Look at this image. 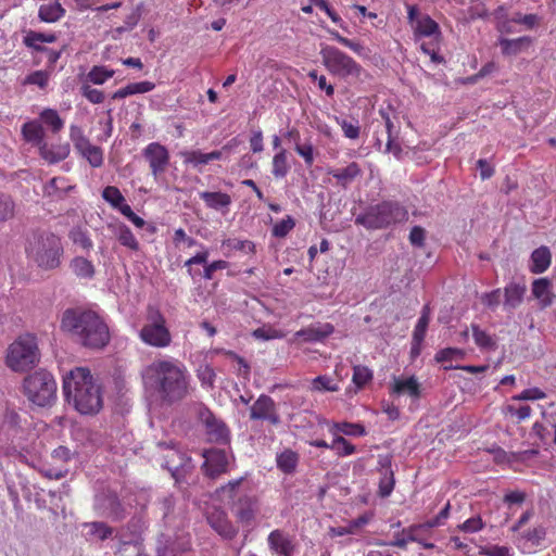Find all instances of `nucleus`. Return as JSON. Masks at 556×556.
Here are the masks:
<instances>
[{
	"instance_id": "c756f323",
	"label": "nucleus",
	"mask_w": 556,
	"mask_h": 556,
	"mask_svg": "<svg viewBox=\"0 0 556 556\" xmlns=\"http://www.w3.org/2000/svg\"><path fill=\"white\" fill-rule=\"evenodd\" d=\"M40 156L50 164L59 163L65 160L70 154V146L67 143L56 147H49L47 142L39 148Z\"/></svg>"
},
{
	"instance_id": "ea45409f",
	"label": "nucleus",
	"mask_w": 556,
	"mask_h": 556,
	"mask_svg": "<svg viewBox=\"0 0 556 556\" xmlns=\"http://www.w3.org/2000/svg\"><path fill=\"white\" fill-rule=\"evenodd\" d=\"M222 248L227 252L226 255H229L231 251H242L244 253H255V244L250 240H239L236 238L225 239L222 242Z\"/></svg>"
},
{
	"instance_id": "5701e85b",
	"label": "nucleus",
	"mask_w": 556,
	"mask_h": 556,
	"mask_svg": "<svg viewBox=\"0 0 556 556\" xmlns=\"http://www.w3.org/2000/svg\"><path fill=\"white\" fill-rule=\"evenodd\" d=\"M551 263L552 253L547 247L542 245L531 253L529 269L533 274H542L548 269Z\"/></svg>"
},
{
	"instance_id": "a211bd4d",
	"label": "nucleus",
	"mask_w": 556,
	"mask_h": 556,
	"mask_svg": "<svg viewBox=\"0 0 556 556\" xmlns=\"http://www.w3.org/2000/svg\"><path fill=\"white\" fill-rule=\"evenodd\" d=\"M202 456L205 459L203 468L206 475L215 477L226 471L228 457L225 451L218 448L205 450Z\"/></svg>"
},
{
	"instance_id": "9d476101",
	"label": "nucleus",
	"mask_w": 556,
	"mask_h": 556,
	"mask_svg": "<svg viewBox=\"0 0 556 556\" xmlns=\"http://www.w3.org/2000/svg\"><path fill=\"white\" fill-rule=\"evenodd\" d=\"M157 446L163 452L161 466L170 472L176 482H179L191 471L193 468L192 460L185 453L165 443H159Z\"/></svg>"
},
{
	"instance_id": "72a5a7b5",
	"label": "nucleus",
	"mask_w": 556,
	"mask_h": 556,
	"mask_svg": "<svg viewBox=\"0 0 556 556\" xmlns=\"http://www.w3.org/2000/svg\"><path fill=\"white\" fill-rule=\"evenodd\" d=\"M73 187L63 177L50 179L43 187V195L51 199H62Z\"/></svg>"
},
{
	"instance_id": "4468645a",
	"label": "nucleus",
	"mask_w": 556,
	"mask_h": 556,
	"mask_svg": "<svg viewBox=\"0 0 556 556\" xmlns=\"http://www.w3.org/2000/svg\"><path fill=\"white\" fill-rule=\"evenodd\" d=\"M142 154L149 163L154 179H157L169 163L168 150L159 142H151L143 149Z\"/></svg>"
},
{
	"instance_id": "473e14b6",
	"label": "nucleus",
	"mask_w": 556,
	"mask_h": 556,
	"mask_svg": "<svg viewBox=\"0 0 556 556\" xmlns=\"http://www.w3.org/2000/svg\"><path fill=\"white\" fill-rule=\"evenodd\" d=\"M38 121L41 123L42 127H47L52 134L60 132L64 127V121L61 118L58 111L53 109H43L39 114Z\"/></svg>"
},
{
	"instance_id": "79ce46f5",
	"label": "nucleus",
	"mask_w": 556,
	"mask_h": 556,
	"mask_svg": "<svg viewBox=\"0 0 556 556\" xmlns=\"http://www.w3.org/2000/svg\"><path fill=\"white\" fill-rule=\"evenodd\" d=\"M271 164V174L274 175V177L285 178L290 169V165L288 164L287 151L285 149H280V151L274 155Z\"/></svg>"
},
{
	"instance_id": "2f4dec72",
	"label": "nucleus",
	"mask_w": 556,
	"mask_h": 556,
	"mask_svg": "<svg viewBox=\"0 0 556 556\" xmlns=\"http://www.w3.org/2000/svg\"><path fill=\"white\" fill-rule=\"evenodd\" d=\"M299 464V454L290 448L282 451L276 457L277 468L286 475L295 472Z\"/></svg>"
},
{
	"instance_id": "393cba45",
	"label": "nucleus",
	"mask_w": 556,
	"mask_h": 556,
	"mask_svg": "<svg viewBox=\"0 0 556 556\" xmlns=\"http://www.w3.org/2000/svg\"><path fill=\"white\" fill-rule=\"evenodd\" d=\"M532 295L539 301L542 307L553 303L552 282L547 278H539L532 282Z\"/></svg>"
},
{
	"instance_id": "49530a36",
	"label": "nucleus",
	"mask_w": 556,
	"mask_h": 556,
	"mask_svg": "<svg viewBox=\"0 0 556 556\" xmlns=\"http://www.w3.org/2000/svg\"><path fill=\"white\" fill-rule=\"evenodd\" d=\"M85 528H88V534L90 536L98 538L101 541L106 540L113 533V529L101 521L85 523Z\"/></svg>"
},
{
	"instance_id": "69168bd1",
	"label": "nucleus",
	"mask_w": 556,
	"mask_h": 556,
	"mask_svg": "<svg viewBox=\"0 0 556 556\" xmlns=\"http://www.w3.org/2000/svg\"><path fill=\"white\" fill-rule=\"evenodd\" d=\"M48 73L43 71H35L26 77L25 84L36 85L40 88H45L48 84Z\"/></svg>"
},
{
	"instance_id": "c9c22d12",
	"label": "nucleus",
	"mask_w": 556,
	"mask_h": 556,
	"mask_svg": "<svg viewBox=\"0 0 556 556\" xmlns=\"http://www.w3.org/2000/svg\"><path fill=\"white\" fill-rule=\"evenodd\" d=\"M102 198L114 210L123 214L124 207H129L121 190L114 186H108L102 191Z\"/></svg>"
},
{
	"instance_id": "f3484780",
	"label": "nucleus",
	"mask_w": 556,
	"mask_h": 556,
	"mask_svg": "<svg viewBox=\"0 0 556 556\" xmlns=\"http://www.w3.org/2000/svg\"><path fill=\"white\" fill-rule=\"evenodd\" d=\"M206 520L211 528L226 540H232L238 533V529L231 523L224 510L214 509L210 511Z\"/></svg>"
},
{
	"instance_id": "b1692460",
	"label": "nucleus",
	"mask_w": 556,
	"mask_h": 556,
	"mask_svg": "<svg viewBox=\"0 0 556 556\" xmlns=\"http://www.w3.org/2000/svg\"><path fill=\"white\" fill-rule=\"evenodd\" d=\"M498 45L503 55L513 56L528 49L532 45V38L529 36H522L515 39L501 37L498 39Z\"/></svg>"
},
{
	"instance_id": "f8f14e48",
	"label": "nucleus",
	"mask_w": 556,
	"mask_h": 556,
	"mask_svg": "<svg viewBox=\"0 0 556 556\" xmlns=\"http://www.w3.org/2000/svg\"><path fill=\"white\" fill-rule=\"evenodd\" d=\"M250 419L267 421L273 426L281 422L275 401L266 394L260 395L250 407Z\"/></svg>"
},
{
	"instance_id": "dca6fc26",
	"label": "nucleus",
	"mask_w": 556,
	"mask_h": 556,
	"mask_svg": "<svg viewBox=\"0 0 556 556\" xmlns=\"http://www.w3.org/2000/svg\"><path fill=\"white\" fill-rule=\"evenodd\" d=\"M270 552L277 556H293L295 544L292 535L283 530H273L267 536Z\"/></svg>"
},
{
	"instance_id": "864d4df0",
	"label": "nucleus",
	"mask_w": 556,
	"mask_h": 556,
	"mask_svg": "<svg viewBox=\"0 0 556 556\" xmlns=\"http://www.w3.org/2000/svg\"><path fill=\"white\" fill-rule=\"evenodd\" d=\"M312 390L336 392L339 390V386L329 376H318L312 381Z\"/></svg>"
},
{
	"instance_id": "a878e982",
	"label": "nucleus",
	"mask_w": 556,
	"mask_h": 556,
	"mask_svg": "<svg viewBox=\"0 0 556 556\" xmlns=\"http://www.w3.org/2000/svg\"><path fill=\"white\" fill-rule=\"evenodd\" d=\"M392 392L396 394H407L410 397L418 399L420 396V384L414 376L408 378L394 377Z\"/></svg>"
},
{
	"instance_id": "0eeeda50",
	"label": "nucleus",
	"mask_w": 556,
	"mask_h": 556,
	"mask_svg": "<svg viewBox=\"0 0 556 556\" xmlns=\"http://www.w3.org/2000/svg\"><path fill=\"white\" fill-rule=\"evenodd\" d=\"M39 362L37 340L33 334L18 337L8 349L7 365L13 371H25Z\"/></svg>"
},
{
	"instance_id": "6e6552de",
	"label": "nucleus",
	"mask_w": 556,
	"mask_h": 556,
	"mask_svg": "<svg viewBox=\"0 0 556 556\" xmlns=\"http://www.w3.org/2000/svg\"><path fill=\"white\" fill-rule=\"evenodd\" d=\"M140 340L152 348L165 349L172 343V334L166 326L163 314L154 307H149L146 324L138 333Z\"/></svg>"
},
{
	"instance_id": "052dcab7",
	"label": "nucleus",
	"mask_w": 556,
	"mask_h": 556,
	"mask_svg": "<svg viewBox=\"0 0 556 556\" xmlns=\"http://www.w3.org/2000/svg\"><path fill=\"white\" fill-rule=\"evenodd\" d=\"M546 397V393L539 388H529L523 390L521 393L514 395V401H536Z\"/></svg>"
},
{
	"instance_id": "f704fd0d",
	"label": "nucleus",
	"mask_w": 556,
	"mask_h": 556,
	"mask_svg": "<svg viewBox=\"0 0 556 556\" xmlns=\"http://www.w3.org/2000/svg\"><path fill=\"white\" fill-rule=\"evenodd\" d=\"M155 88V85L151 81H138L128 84L126 87L116 90L112 94V99H124L129 96L146 93L152 91Z\"/></svg>"
},
{
	"instance_id": "7ed1b4c3",
	"label": "nucleus",
	"mask_w": 556,
	"mask_h": 556,
	"mask_svg": "<svg viewBox=\"0 0 556 556\" xmlns=\"http://www.w3.org/2000/svg\"><path fill=\"white\" fill-rule=\"evenodd\" d=\"M63 392L66 401L84 415L97 414L103 405L101 387L90 370L76 367L63 377Z\"/></svg>"
},
{
	"instance_id": "bf43d9fd",
	"label": "nucleus",
	"mask_w": 556,
	"mask_h": 556,
	"mask_svg": "<svg viewBox=\"0 0 556 556\" xmlns=\"http://www.w3.org/2000/svg\"><path fill=\"white\" fill-rule=\"evenodd\" d=\"M253 337L260 340H273V339H281L285 337V333L280 330L270 328V327H261L253 331Z\"/></svg>"
},
{
	"instance_id": "4be33fe9",
	"label": "nucleus",
	"mask_w": 556,
	"mask_h": 556,
	"mask_svg": "<svg viewBox=\"0 0 556 556\" xmlns=\"http://www.w3.org/2000/svg\"><path fill=\"white\" fill-rule=\"evenodd\" d=\"M200 198L204 201L208 208L226 213L232 203L231 197L228 193L216 191H202Z\"/></svg>"
},
{
	"instance_id": "6ab92c4d",
	"label": "nucleus",
	"mask_w": 556,
	"mask_h": 556,
	"mask_svg": "<svg viewBox=\"0 0 556 556\" xmlns=\"http://www.w3.org/2000/svg\"><path fill=\"white\" fill-rule=\"evenodd\" d=\"M334 331V328L329 323H317L303 328L294 333V340H302L304 342H319L329 337Z\"/></svg>"
},
{
	"instance_id": "1a4fd4ad",
	"label": "nucleus",
	"mask_w": 556,
	"mask_h": 556,
	"mask_svg": "<svg viewBox=\"0 0 556 556\" xmlns=\"http://www.w3.org/2000/svg\"><path fill=\"white\" fill-rule=\"evenodd\" d=\"M320 55L325 67L331 74L341 78L358 77L362 72V66L356 61L336 47L326 46L321 48Z\"/></svg>"
},
{
	"instance_id": "338daca9",
	"label": "nucleus",
	"mask_w": 556,
	"mask_h": 556,
	"mask_svg": "<svg viewBox=\"0 0 556 556\" xmlns=\"http://www.w3.org/2000/svg\"><path fill=\"white\" fill-rule=\"evenodd\" d=\"M502 291L501 289H495L489 293H484L481 296V302L491 309H495L501 303Z\"/></svg>"
},
{
	"instance_id": "680f3d73",
	"label": "nucleus",
	"mask_w": 556,
	"mask_h": 556,
	"mask_svg": "<svg viewBox=\"0 0 556 556\" xmlns=\"http://www.w3.org/2000/svg\"><path fill=\"white\" fill-rule=\"evenodd\" d=\"M294 150L301 157H303L307 166H311L314 163V148L312 143L307 142L302 144L295 142Z\"/></svg>"
},
{
	"instance_id": "603ef678",
	"label": "nucleus",
	"mask_w": 556,
	"mask_h": 556,
	"mask_svg": "<svg viewBox=\"0 0 556 556\" xmlns=\"http://www.w3.org/2000/svg\"><path fill=\"white\" fill-rule=\"evenodd\" d=\"M372 379V371L362 365H356L353 367V377L352 381L355 383V386L361 389L366 383H368Z\"/></svg>"
},
{
	"instance_id": "8fccbe9b",
	"label": "nucleus",
	"mask_w": 556,
	"mask_h": 556,
	"mask_svg": "<svg viewBox=\"0 0 556 556\" xmlns=\"http://www.w3.org/2000/svg\"><path fill=\"white\" fill-rule=\"evenodd\" d=\"M114 71L105 66H93L88 73V79L94 85H102L113 77Z\"/></svg>"
},
{
	"instance_id": "bb28decb",
	"label": "nucleus",
	"mask_w": 556,
	"mask_h": 556,
	"mask_svg": "<svg viewBox=\"0 0 556 556\" xmlns=\"http://www.w3.org/2000/svg\"><path fill=\"white\" fill-rule=\"evenodd\" d=\"M340 186L346 188L354 179L362 175V168L356 162L350 163L344 168L330 169L328 172Z\"/></svg>"
},
{
	"instance_id": "0e129e2a",
	"label": "nucleus",
	"mask_w": 556,
	"mask_h": 556,
	"mask_svg": "<svg viewBox=\"0 0 556 556\" xmlns=\"http://www.w3.org/2000/svg\"><path fill=\"white\" fill-rule=\"evenodd\" d=\"M83 96L93 104H100L104 100V93L96 88H91L88 85L81 87Z\"/></svg>"
},
{
	"instance_id": "e433bc0d",
	"label": "nucleus",
	"mask_w": 556,
	"mask_h": 556,
	"mask_svg": "<svg viewBox=\"0 0 556 556\" xmlns=\"http://www.w3.org/2000/svg\"><path fill=\"white\" fill-rule=\"evenodd\" d=\"M64 14L65 10L59 2L42 4L38 11L40 21L46 23H54L62 18Z\"/></svg>"
},
{
	"instance_id": "f03ea898",
	"label": "nucleus",
	"mask_w": 556,
	"mask_h": 556,
	"mask_svg": "<svg viewBox=\"0 0 556 556\" xmlns=\"http://www.w3.org/2000/svg\"><path fill=\"white\" fill-rule=\"evenodd\" d=\"M61 328L79 344L89 349H102L110 341V332L100 316L88 309L67 308L61 319Z\"/></svg>"
},
{
	"instance_id": "9b49d317",
	"label": "nucleus",
	"mask_w": 556,
	"mask_h": 556,
	"mask_svg": "<svg viewBox=\"0 0 556 556\" xmlns=\"http://www.w3.org/2000/svg\"><path fill=\"white\" fill-rule=\"evenodd\" d=\"M199 420L205 428L207 440L213 443L225 444L229 441V429L226 424L216 417L207 407L199 409Z\"/></svg>"
},
{
	"instance_id": "37998d69",
	"label": "nucleus",
	"mask_w": 556,
	"mask_h": 556,
	"mask_svg": "<svg viewBox=\"0 0 556 556\" xmlns=\"http://www.w3.org/2000/svg\"><path fill=\"white\" fill-rule=\"evenodd\" d=\"M116 237L119 243L131 251L139 250V242L128 226L121 224L116 227Z\"/></svg>"
},
{
	"instance_id": "39448f33",
	"label": "nucleus",
	"mask_w": 556,
	"mask_h": 556,
	"mask_svg": "<svg viewBox=\"0 0 556 556\" xmlns=\"http://www.w3.org/2000/svg\"><path fill=\"white\" fill-rule=\"evenodd\" d=\"M408 219V211L396 201H382L369 206L364 213L355 218V224L366 229H383L393 224L403 223Z\"/></svg>"
},
{
	"instance_id": "4c0bfd02",
	"label": "nucleus",
	"mask_w": 556,
	"mask_h": 556,
	"mask_svg": "<svg viewBox=\"0 0 556 556\" xmlns=\"http://www.w3.org/2000/svg\"><path fill=\"white\" fill-rule=\"evenodd\" d=\"M56 39L55 35L53 34H45V33H37L34 30H29L24 36L23 42L26 47L35 49L37 51H42L43 48L40 46L42 42H54Z\"/></svg>"
},
{
	"instance_id": "f257e3e1",
	"label": "nucleus",
	"mask_w": 556,
	"mask_h": 556,
	"mask_svg": "<svg viewBox=\"0 0 556 556\" xmlns=\"http://www.w3.org/2000/svg\"><path fill=\"white\" fill-rule=\"evenodd\" d=\"M141 378L144 387L167 405L185 401L194 391L192 377L186 365L174 357L154 359L142 369Z\"/></svg>"
},
{
	"instance_id": "20e7f679",
	"label": "nucleus",
	"mask_w": 556,
	"mask_h": 556,
	"mask_svg": "<svg viewBox=\"0 0 556 556\" xmlns=\"http://www.w3.org/2000/svg\"><path fill=\"white\" fill-rule=\"evenodd\" d=\"M26 254L29 261L41 270H54L62 264L64 248L59 236L42 231L29 239Z\"/></svg>"
},
{
	"instance_id": "5fc2aeb1",
	"label": "nucleus",
	"mask_w": 556,
	"mask_h": 556,
	"mask_svg": "<svg viewBox=\"0 0 556 556\" xmlns=\"http://www.w3.org/2000/svg\"><path fill=\"white\" fill-rule=\"evenodd\" d=\"M394 476L393 470H388L386 473H381L379 481V494L381 497H388L394 489Z\"/></svg>"
},
{
	"instance_id": "13d9d810",
	"label": "nucleus",
	"mask_w": 556,
	"mask_h": 556,
	"mask_svg": "<svg viewBox=\"0 0 556 556\" xmlns=\"http://www.w3.org/2000/svg\"><path fill=\"white\" fill-rule=\"evenodd\" d=\"M541 21V17L536 14H521L520 12H517L514 14L511 22L516 24H522L528 29H532L539 25Z\"/></svg>"
},
{
	"instance_id": "ddd939ff",
	"label": "nucleus",
	"mask_w": 556,
	"mask_h": 556,
	"mask_svg": "<svg viewBox=\"0 0 556 556\" xmlns=\"http://www.w3.org/2000/svg\"><path fill=\"white\" fill-rule=\"evenodd\" d=\"M94 509L99 516L121 520L124 518V507L117 495L112 491H103L97 494L94 500Z\"/></svg>"
},
{
	"instance_id": "412c9836",
	"label": "nucleus",
	"mask_w": 556,
	"mask_h": 556,
	"mask_svg": "<svg viewBox=\"0 0 556 556\" xmlns=\"http://www.w3.org/2000/svg\"><path fill=\"white\" fill-rule=\"evenodd\" d=\"M412 28L416 39L431 37L435 40H439L442 35L439 24L428 14H425V16H419L417 23H415Z\"/></svg>"
},
{
	"instance_id": "2eb2a0df",
	"label": "nucleus",
	"mask_w": 556,
	"mask_h": 556,
	"mask_svg": "<svg viewBox=\"0 0 556 556\" xmlns=\"http://www.w3.org/2000/svg\"><path fill=\"white\" fill-rule=\"evenodd\" d=\"M232 509L239 522L251 525L260 509L258 498L254 495H241L233 504Z\"/></svg>"
},
{
	"instance_id": "e2e57ef3",
	"label": "nucleus",
	"mask_w": 556,
	"mask_h": 556,
	"mask_svg": "<svg viewBox=\"0 0 556 556\" xmlns=\"http://www.w3.org/2000/svg\"><path fill=\"white\" fill-rule=\"evenodd\" d=\"M215 371L208 365L201 366L198 370V378L201 381L202 386H206L212 388L215 381Z\"/></svg>"
},
{
	"instance_id": "cd10ccee",
	"label": "nucleus",
	"mask_w": 556,
	"mask_h": 556,
	"mask_svg": "<svg viewBox=\"0 0 556 556\" xmlns=\"http://www.w3.org/2000/svg\"><path fill=\"white\" fill-rule=\"evenodd\" d=\"M70 269L79 279L91 280L96 275L93 263L84 256L73 257L70 262Z\"/></svg>"
},
{
	"instance_id": "6e6d98bb",
	"label": "nucleus",
	"mask_w": 556,
	"mask_h": 556,
	"mask_svg": "<svg viewBox=\"0 0 556 556\" xmlns=\"http://www.w3.org/2000/svg\"><path fill=\"white\" fill-rule=\"evenodd\" d=\"M295 226V222L291 216H287L273 227V236L276 238L286 237Z\"/></svg>"
},
{
	"instance_id": "a18cd8bd",
	"label": "nucleus",
	"mask_w": 556,
	"mask_h": 556,
	"mask_svg": "<svg viewBox=\"0 0 556 556\" xmlns=\"http://www.w3.org/2000/svg\"><path fill=\"white\" fill-rule=\"evenodd\" d=\"M180 155L186 164H191L193 167L199 169L208 164L207 153H204L201 150L184 151Z\"/></svg>"
},
{
	"instance_id": "de8ad7c7",
	"label": "nucleus",
	"mask_w": 556,
	"mask_h": 556,
	"mask_svg": "<svg viewBox=\"0 0 556 556\" xmlns=\"http://www.w3.org/2000/svg\"><path fill=\"white\" fill-rule=\"evenodd\" d=\"M330 450L336 451L340 457L350 456L355 453L356 447L341 435L334 437L330 443Z\"/></svg>"
},
{
	"instance_id": "aec40b11",
	"label": "nucleus",
	"mask_w": 556,
	"mask_h": 556,
	"mask_svg": "<svg viewBox=\"0 0 556 556\" xmlns=\"http://www.w3.org/2000/svg\"><path fill=\"white\" fill-rule=\"evenodd\" d=\"M527 287L525 283L510 282L504 288L503 307L506 312H513L523 301Z\"/></svg>"
},
{
	"instance_id": "423d86ee",
	"label": "nucleus",
	"mask_w": 556,
	"mask_h": 556,
	"mask_svg": "<svg viewBox=\"0 0 556 556\" xmlns=\"http://www.w3.org/2000/svg\"><path fill=\"white\" fill-rule=\"evenodd\" d=\"M27 399L40 407L50 406L56 399V382L47 370H37L27 376L23 382Z\"/></svg>"
},
{
	"instance_id": "09e8293b",
	"label": "nucleus",
	"mask_w": 556,
	"mask_h": 556,
	"mask_svg": "<svg viewBox=\"0 0 556 556\" xmlns=\"http://www.w3.org/2000/svg\"><path fill=\"white\" fill-rule=\"evenodd\" d=\"M15 203L9 194L0 192V223L7 222L14 216Z\"/></svg>"
},
{
	"instance_id": "a19ab883",
	"label": "nucleus",
	"mask_w": 556,
	"mask_h": 556,
	"mask_svg": "<svg viewBox=\"0 0 556 556\" xmlns=\"http://www.w3.org/2000/svg\"><path fill=\"white\" fill-rule=\"evenodd\" d=\"M430 321V307L429 305H425L421 311V315L418 318V321L413 331V341L416 343H422L427 328Z\"/></svg>"
},
{
	"instance_id": "c85d7f7f",
	"label": "nucleus",
	"mask_w": 556,
	"mask_h": 556,
	"mask_svg": "<svg viewBox=\"0 0 556 556\" xmlns=\"http://www.w3.org/2000/svg\"><path fill=\"white\" fill-rule=\"evenodd\" d=\"M22 135L27 142L36 147L45 143V128L38 119H33L22 126Z\"/></svg>"
},
{
	"instance_id": "58836bf2",
	"label": "nucleus",
	"mask_w": 556,
	"mask_h": 556,
	"mask_svg": "<svg viewBox=\"0 0 556 556\" xmlns=\"http://www.w3.org/2000/svg\"><path fill=\"white\" fill-rule=\"evenodd\" d=\"M68 238L73 244L79 247L81 250L89 252L93 248V242L87 229L79 226L73 227L68 232Z\"/></svg>"
},
{
	"instance_id": "774afa93",
	"label": "nucleus",
	"mask_w": 556,
	"mask_h": 556,
	"mask_svg": "<svg viewBox=\"0 0 556 556\" xmlns=\"http://www.w3.org/2000/svg\"><path fill=\"white\" fill-rule=\"evenodd\" d=\"M73 455L74 454L71 452V450L63 445L54 448L51 453V457L55 464H66L72 459Z\"/></svg>"
},
{
	"instance_id": "4d7b16f0",
	"label": "nucleus",
	"mask_w": 556,
	"mask_h": 556,
	"mask_svg": "<svg viewBox=\"0 0 556 556\" xmlns=\"http://www.w3.org/2000/svg\"><path fill=\"white\" fill-rule=\"evenodd\" d=\"M465 353L463 350L457 348H445L435 354V361L438 363L448 362L453 359H462Z\"/></svg>"
},
{
	"instance_id": "c03bdc74",
	"label": "nucleus",
	"mask_w": 556,
	"mask_h": 556,
	"mask_svg": "<svg viewBox=\"0 0 556 556\" xmlns=\"http://www.w3.org/2000/svg\"><path fill=\"white\" fill-rule=\"evenodd\" d=\"M330 432H341L345 435L362 437L366 433L365 428L359 424L336 422L332 425Z\"/></svg>"
},
{
	"instance_id": "7c9ffc66",
	"label": "nucleus",
	"mask_w": 556,
	"mask_h": 556,
	"mask_svg": "<svg viewBox=\"0 0 556 556\" xmlns=\"http://www.w3.org/2000/svg\"><path fill=\"white\" fill-rule=\"evenodd\" d=\"M77 152L88 161L92 167H100L103 164V151L87 140L81 146L76 148Z\"/></svg>"
},
{
	"instance_id": "3c124183",
	"label": "nucleus",
	"mask_w": 556,
	"mask_h": 556,
	"mask_svg": "<svg viewBox=\"0 0 556 556\" xmlns=\"http://www.w3.org/2000/svg\"><path fill=\"white\" fill-rule=\"evenodd\" d=\"M471 329L475 342L480 349H495V342L490 334H488L484 330H481L477 325H472Z\"/></svg>"
}]
</instances>
